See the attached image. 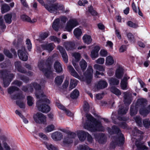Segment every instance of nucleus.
Listing matches in <instances>:
<instances>
[{
    "mask_svg": "<svg viewBox=\"0 0 150 150\" xmlns=\"http://www.w3.org/2000/svg\"><path fill=\"white\" fill-rule=\"evenodd\" d=\"M33 88L35 90V95L37 98H43V99L39 100L36 103V107L39 110L43 112L46 113L50 110V107L45 103H50V100L45 98L46 96L43 93V92L41 90L40 86L36 82L32 83L28 87L23 86L22 89L24 91L26 92L28 90L32 92L33 91Z\"/></svg>",
    "mask_w": 150,
    "mask_h": 150,
    "instance_id": "nucleus-1",
    "label": "nucleus"
},
{
    "mask_svg": "<svg viewBox=\"0 0 150 150\" xmlns=\"http://www.w3.org/2000/svg\"><path fill=\"white\" fill-rule=\"evenodd\" d=\"M86 120L83 125L84 128L91 132L104 131L105 128L100 122L96 120L89 114H86Z\"/></svg>",
    "mask_w": 150,
    "mask_h": 150,
    "instance_id": "nucleus-2",
    "label": "nucleus"
},
{
    "mask_svg": "<svg viewBox=\"0 0 150 150\" xmlns=\"http://www.w3.org/2000/svg\"><path fill=\"white\" fill-rule=\"evenodd\" d=\"M112 132L114 133L118 134L120 136L118 137H115L112 138V141L110 143V146L111 149L115 148L117 145H122L124 142L123 135L120 132V131L119 128L116 126H113L112 127Z\"/></svg>",
    "mask_w": 150,
    "mask_h": 150,
    "instance_id": "nucleus-3",
    "label": "nucleus"
},
{
    "mask_svg": "<svg viewBox=\"0 0 150 150\" xmlns=\"http://www.w3.org/2000/svg\"><path fill=\"white\" fill-rule=\"evenodd\" d=\"M52 59L49 57L46 60V63L48 66L47 69H44V61H42L38 63V67L39 69L42 71L45 76L47 78H51L52 77L53 74L51 70V65L52 64Z\"/></svg>",
    "mask_w": 150,
    "mask_h": 150,
    "instance_id": "nucleus-4",
    "label": "nucleus"
},
{
    "mask_svg": "<svg viewBox=\"0 0 150 150\" xmlns=\"http://www.w3.org/2000/svg\"><path fill=\"white\" fill-rule=\"evenodd\" d=\"M137 105L140 108L139 112L144 116H146L150 112V105L146 107L147 104L146 100L144 99H138L137 101Z\"/></svg>",
    "mask_w": 150,
    "mask_h": 150,
    "instance_id": "nucleus-5",
    "label": "nucleus"
},
{
    "mask_svg": "<svg viewBox=\"0 0 150 150\" xmlns=\"http://www.w3.org/2000/svg\"><path fill=\"white\" fill-rule=\"evenodd\" d=\"M42 5L44 6L45 8L51 13H54L57 10H61L63 9L64 7L62 5L57 3H55L51 5L45 4L43 0H37Z\"/></svg>",
    "mask_w": 150,
    "mask_h": 150,
    "instance_id": "nucleus-6",
    "label": "nucleus"
},
{
    "mask_svg": "<svg viewBox=\"0 0 150 150\" xmlns=\"http://www.w3.org/2000/svg\"><path fill=\"white\" fill-rule=\"evenodd\" d=\"M14 77L13 74H9L6 71H0V78L3 79L4 87H7L9 85Z\"/></svg>",
    "mask_w": 150,
    "mask_h": 150,
    "instance_id": "nucleus-7",
    "label": "nucleus"
},
{
    "mask_svg": "<svg viewBox=\"0 0 150 150\" xmlns=\"http://www.w3.org/2000/svg\"><path fill=\"white\" fill-rule=\"evenodd\" d=\"M93 70L91 66L89 67L84 74L85 77V81L88 84H90L92 81L93 77Z\"/></svg>",
    "mask_w": 150,
    "mask_h": 150,
    "instance_id": "nucleus-8",
    "label": "nucleus"
},
{
    "mask_svg": "<svg viewBox=\"0 0 150 150\" xmlns=\"http://www.w3.org/2000/svg\"><path fill=\"white\" fill-rule=\"evenodd\" d=\"M78 22L76 19H70L67 22L65 28L68 31L71 32L72 29L78 25Z\"/></svg>",
    "mask_w": 150,
    "mask_h": 150,
    "instance_id": "nucleus-9",
    "label": "nucleus"
},
{
    "mask_svg": "<svg viewBox=\"0 0 150 150\" xmlns=\"http://www.w3.org/2000/svg\"><path fill=\"white\" fill-rule=\"evenodd\" d=\"M33 118L35 121L37 123H44L46 122V117L41 113H37L34 115Z\"/></svg>",
    "mask_w": 150,
    "mask_h": 150,
    "instance_id": "nucleus-10",
    "label": "nucleus"
},
{
    "mask_svg": "<svg viewBox=\"0 0 150 150\" xmlns=\"http://www.w3.org/2000/svg\"><path fill=\"white\" fill-rule=\"evenodd\" d=\"M94 136L96 141H98L99 144H104L107 141V137L103 133L95 134Z\"/></svg>",
    "mask_w": 150,
    "mask_h": 150,
    "instance_id": "nucleus-11",
    "label": "nucleus"
},
{
    "mask_svg": "<svg viewBox=\"0 0 150 150\" xmlns=\"http://www.w3.org/2000/svg\"><path fill=\"white\" fill-rule=\"evenodd\" d=\"M18 54L19 58L21 60L25 61L28 60L27 53L24 47H22L21 49L18 51Z\"/></svg>",
    "mask_w": 150,
    "mask_h": 150,
    "instance_id": "nucleus-12",
    "label": "nucleus"
},
{
    "mask_svg": "<svg viewBox=\"0 0 150 150\" xmlns=\"http://www.w3.org/2000/svg\"><path fill=\"white\" fill-rule=\"evenodd\" d=\"M76 137V134L74 132H71L65 137L63 142L64 144H69L73 142V139Z\"/></svg>",
    "mask_w": 150,
    "mask_h": 150,
    "instance_id": "nucleus-13",
    "label": "nucleus"
},
{
    "mask_svg": "<svg viewBox=\"0 0 150 150\" xmlns=\"http://www.w3.org/2000/svg\"><path fill=\"white\" fill-rule=\"evenodd\" d=\"M72 56L74 57L75 59V61L73 60L72 61V64L76 70L79 72V68L76 63L80 59V54L78 53L75 52L72 54Z\"/></svg>",
    "mask_w": 150,
    "mask_h": 150,
    "instance_id": "nucleus-14",
    "label": "nucleus"
},
{
    "mask_svg": "<svg viewBox=\"0 0 150 150\" xmlns=\"http://www.w3.org/2000/svg\"><path fill=\"white\" fill-rule=\"evenodd\" d=\"M124 101L126 105H129L131 103L132 99V95L127 92L124 93Z\"/></svg>",
    "mask_w": 150,
    "mask_h": 150,
    "instance_id": "nucleus-15",
    "label": "nucleus"
},
{
    "mask_svg": "<svg viewBox=\"0 0 150 150\" xmlns=\"http://www.w3.org/2000/svg\"><path fill=\"white\" fill-rule=\"evenodd\" d=\"M55 47V45L52 43L45 44L41 45V47L42 50H47L49 52L52 51Z\"/></svg>",
    "mask_w": 150,
    "mask_h": 150,
    "instance_id": "nucleus-16",
    "label": "nucleus"
},
{
    "mask_svg": "<svg viewBox=\"0 0 150 150\" xmlns=\"http://www.w3.org/2000/svg\"><path fill=\"white\" fill-rule=\"evenodd\" d=\"M62 54L64 62L67 63L68 62V57L65 49L61 46H58L57 48Z\"/></svg>",
    "mask_w": 150,
    "mask_h": 150,
    "instance_id": "nucleus-17",
    "label": "nucleus"
},
{
    "mask_svg": "<svg viewBox=\"0 0 150 150\" xmlns=\"http://www.w3.org/2000/svg\"><path fill=\"white\" fill-rule=\"evenodd\" d=\"M64 45L67 51L72 50L75 49V44L72 42H66L64 43Z\"/></svg>",
    "mask_w": 150,
    "mask_h": 150,
    "instance_id": "nucleus-18",
    "label": "nucleus"
},
{
    "mask_svg": "<svg viewBox=\"0 0 150 150\" xmlns=\"http://www.w3.org/2000/svg\"><path fill=\"white\" fill-rule=\"evenodd\" d=\"M51 137L55 141H59L62 138L63 135L61 132H56L52 134Z\"/></svg>",
    "mask_w": 150,
    "mask_h": 150,
    "instance_id": "nucleus-19",
    "label": "nucleus"
},
{
    "mask_svg": "<svg viewBox=\"0 0 150 150\" xmlns=\"http://www.w3.org/2000/svg\"><path fill=\"white\" fill-rule=\"evenodd\" d=\"M88 133L84 131H80L77 133V136L79 140L81 141H84Z\"/></svg>",
    "mask_w": 150,
    "mask_h": 150,
    "instance_id": "nucleus-20",
    "label": "nucleus"
},
{
    "mask_svg": "<svg viewBox=\"0 0 150 150\" xmlns=\"http://www.w3.org/2000/svg\"><path fill=\"white\" fill-rule=\"evenodd\" d=\"M100 50L99 46H96L95 47L94 49L91 51V57L93 59H94L98 56V52Z\"/></svg>",
    "mask_w": 150,
    "mask_h": 150,
    "instance_id": "nucleus-21",
    "label": "nucleus"
},
{
    "mask_svg": "<svg viewBox=\"0 0 150 150\" xmlns=\"http://www.w3.org/2000/svg\"><path fill=\"white\" fill-rule=\"evenodd\" d=\"M129 79V77L125 76L123 79H122L121 82V87L123 90H126L127 89V80Z\"/></svg>",
    "mask_w": 150,
    "mask_h": 150,
    "instance_id": "nucleus-22",
    "label": "nucleus"
},
{
    "mask_svg": "<svg viewBox=\"0 0 150 150\" xmlns=\"http://www.w3.org/2000/svg\"><path fill=\"white\" fill-rule=\"evenodd\" d=\"M108 85V83L106 81L102 80L98 82L96 87L98 89H102L107 87Z\"/></svg>",
    "mask_w": 150,
    "mask_h": 150,
    "instance_id": "nucleus-23",
    "label": "nucleus"
},
{
    "mask_svg": "<svg viewBox=\"0 0 150 150\" xmlns=\"http://www.w3.org/2000/svg\"><path fill=\"white\" fill-rule=\"evenodd\" d=\"M68 69L72 76L79 79L80 78V76L75 71L72 66L71 65H69L68 66Z\"/></svg>",
    "mask_w": 150,
    "mask_h": 150,
    "instance_id": "nucleus-24",
    "label": "nucleus"
},
{
    "mask_svg": "<svg viewBox=\"0 0 150 150\" xmlns=\"http://www.w3.org/2000/svg\"><path fill=\"white\" fill-rule=\"evenodd\" d=\"M68 69L72 76L79 79L80 78V76L75 71L72 66L71 65H69L68 66Z\"/></svg>",
    "mask_w": 150,
    "mask_h": 150,
    "instance_id": "nucleus-25",
    "label": "nucleus"
},
{
    "mask_svg": "<svg viewBox=\"0 0 150 150\" xmlns=\"http://www.w3.org/2000/svg\"><path fill=\"white\" fill-rule=\"evenodd\" d=\"M118 110V114L119 115H122L126 114L128 110V107L126 106L120 105Z\"/></svg>",
    "mask_w": 150,
    "mask_h": 150,
    "instance_id": "nucleus-26",
    "label": "nucleus"
},
{
    "mask_svg": "<svg viewBox=\"0 0 150 150\" xmlns=\"http://www.w3.org/2000/svg\"><path fill=\"white\" fill-rule=\"evenodd\" d=\"M56 105L60 109H61L64 111L66 114L70 116H71L73 115V114L69 110H67L66 108L60 103H57Z\"/></svg>",
    "mask_w": 150,
    "mask_h": 150,
    "instance_id": "nucleus-27",
    "label": "nucleus"
},
{
    "mask_svg": "<svg viewBox=\"0 0 150 150\" xmlns=\"http://www.w3.org/2000/svg\"><path fill=\"white\" fill-rule=\"evenodd\" d=\"M15 67L18 70V71L22 73H25L26 71L21 67V63L20 62L17 61L15 63Z\"/></svg>",
    "mask_w": 150,
    "mask_h": 150,
    "instance_id": "nucleus-28",
    "label": "nucleus"
},
{
    "mask_svg": "<svg viewBox=\"0 0 150 150\" xmlns=\"http://www.w3.org/2000/svg\"><path fill=\"white\" fill-rule=\"evenodd\" d=\"M109 83L110 85L112 86L117 85L119 84L120 81L118 79L113 77H111L108 79Z\"/></svg>",
    "mask_w": 150,
    "mask_h": 150,
    "instance_id": "nucleus-29",
    "label": "nucleus"
},
{
    "mask_svg": "<svg viewBox=\"0 0 150 150\" xmlns=\"http://www.w3.org/2000/svg\"><path fill=\"white\" fill-rule=\"evenodd\" d=\"M82 39L84 42L87 44H90L92 41L91 36L87 35H85L83 36Z\"/></svg>",
    "mask_w": 150,
    "mask_h": 150,
    "instance_id": "nucleus-30",
    "label": "nucleus"
},
{
    "mask_svg": "<svg viewBox=\"0 0 150 150\" xmlns=\"http://www.w3.org/2000/svg\"><path fill=\"white\" fill-rule=\"evenodd\" d=\"M123 74V70L122 68H119L117 69L115 72L116 77L118 79H121Z\"/></svg>",
    "mask_w": 150,
    "mask_h": 150,
    "instance_id": "nucleus-31",
    "label": "nucleus"
},
{
    "mask_svg": "<svg viewBox=\"0 0 150 150\" xmlns=\"http://www.w3.org/2000/svg\"><path fill=\"white\" fill-rule=\"evenodd\" d=\"M54 67L56 72L60 73L62 70L61 65L58 61H57L55 62L54 65Z\"/></svg>",
    "mask_w": 150,
    "mask_h": 150,
    "instance_id": "nucleus-32",
    "label": "nucleus"
},
{
    "mask_svg": "<svg viewBox=\"0 0 150 150\" xmlns=\"http://www.w3.org/2000/svg\"><path fill=\"white\" fill-rule=\"evenodd\" d=\"M10 10V6L7 4H4L1 5V11L2 13L8 12Z\"/></svg>",
    "mask_w": 150,
    "mask_h": 150,
    "instance_id": "nucleus-33",
    "label": "nucleus"
},
{
    "mask_svg": "<svg viewBox=\"0 0 150 150\" xmlns=\"http://www.w3.org/2000/svg\"><path fill=\"white\" fill-rule=\"evenodd\" d=\"M59 19L57 18L53 22L52 27L53 29L56 31H58L59 28Z\"/></svg>",
    "mask_w": 150,
    "mask_h": 150,
    "instance_id": "nucleus-34",
    "label": "nucleus"
},
{
    "mask_svg": "<svg viewBox=\"0 0 150 150\" xmlns=\"http://www.w3.org/2000/svg\"><path fill=\"white\" fill-rule=\"evenodd\" d=\"M135 144L137 149V150H144V149L147 150L148 149V148L146 146L144 145L142 146L140 142L138 141H136Z\"/></svg>",
    "mask_w": 150,
    "mask_h": 150,
    "instance_id": "nucleus-35",
    "label": "nucleus"
},
{
    "mask_svg": "<svg viewBox=\"0 0 150 150\" xmlns=\"http://www.w3.org/2000/svg\"><path fill=\"white\" fill-rule=\"evenodd\" d=\"M78 81L76 79H71L70 81L69 90H71L74 88L77 85Z\"/></svg>",
    "mask_w": 150,
    "mask_h": 150,
    "instance_id": "nucleus-36",
    "label": "nucleus"
},
{
    "mask_svg": "<svg viewBox=\"0 0 150 150\" xmlns=\"http://www.w3.org/2000/svg\"><path fill=\"white\" fill-rule=\"evenodd\" d=\"M12 15L11 13H7L4 16V19L6 22L8 24L11 22Z\"/></svg>",
    "mask_w": 150,
    "mask_h": 150,
    "instance_id": "nucleus-37",
    "label": "nucleus"
},
{
    "mask_svg": "<svg viewBox=\"0 0 150 150\" xmlns=\"http://www.w3.org/2000/svg\"><path fill=\"white\" fill-rule=\"evenodd\" d=\"M110 90L112 93L117 96H120L121 94L120 91L114 87H112L110 88Z\"/></svg>",
    "mask_w": 150,
    "mask_h": 150,
    "instance_id": "nucleus-38",
    "label": "nucleus"
},
{
    "mask_svg": "<svg viewBox=\"0 0 150 150\" xmlns=\"http://www.w3.org/2000/svg\"><path fill=\"white\" fill-rule=\"evenodd\" d=\"M64 77V75L57 76L55 79V83L58 85L61 84L63 82Z\"/></svg>",
    "mask_w": 150,
    "mask_h": 150,
    "instance_id": "nucleus-39",
    "label": "nucleus"
},
{
    "mask_svg": "<svg viewBox=\"0 0 150 150\" xmlns=\"http://www.w3.org/2000/svg\"><path fill=\"white\" fill-rule=\"evenodd\" d=\"M44 144L48 150H58L56 147L52 144H49L46 142H44Z\"/></svg>",
    "mask_w": 150,
    "mask_h": 150,
    "instance_id": "nucleus-40",
    "label": "nucleus"
},
{
    "mask_svg": "<svg viewBox=\"0 0 150 150\" xmlns=\"http://www.w3.org/2000/svg\"><path fill=\"white\" fill-rule=\"evenodd\" d=\"M78 149L79 150H96L95 149L90 148L88 146L85 144L79 145Z\"/></svg>",
    "mask_w": 150,
    "mask_h": 150,
    "instance_id": "nucleus-41",
    "label": "nucleus"
},
{
    "mask_svg": "<svg viewBox=\"0 0 150 150\" xmlns=\"http://www.w3.org/2000/svg\"><path fill=\"white\" fill-rule=\"evenodd\" d=\"M79 92L77 89H75L71 93V97L73 99H76L79 95Z\"/></svg>",
    "mask_w": 150,
    "mask_h": 150,
    "instance_id": "nucleus-42",
    "label": "nucleus"
},
{
    "mask_svg": "<svg viewBox=\"0 0 150 150\" xmlns=\"http://www.w3.org/2000/svg\"><path fill=\"white\" fill-rule=\"evenodd\" d=\"M19 88L15 86H12L8 89V93L9 94H11L16 91H18Z\"/></svg>",
    "mask_w": 150,
    "mask_h": 150,
    "instance_id": "nucleus-43",
    "label": "nucleus"
},
{
    "mask_svg": "<svg viewBox=\"0 0 150 150\" xmlns=\"http://www.w3.org/2000/svg\"><path fill=\"white\" fill-rule=\"evenodd\" d=\"M25 97V96L22 93H20L18 95H14L11 96V98L12 99H23Z\"/></svg>",
    "mask_w": 150,
    "mask_h": 150,
    "instance_id": "nucleus-44",
    "label": "nucleus"
},
{
    "mask_svg": "<svg viewBox=\"0 0 150 150\" xmlns=\"http://www.w3.org/2000/svg\"><path fill=\"white\" fill-rule=\"evenodd\" d=\"M114 62V60L111 56H108L106 57V63L107 65H112L113 64Z\"/></svg>",
    "mask_w": 150,
    "mask_h": 150,
    "instance_id": "nucleus-45",
    "label": "nucleus"
},
{
    "mask_svg": "<svg viewBox=\"0 0 150 150\" xmlns=\"http://www.w3.org/2000/svg\"><path fill=\"white\" fill-rule=\"evenodd\" d=\"M127 35L129 40L131 42L134 43L135 42V39L134 35L132 33H127Z\"/></svg>",
    "mask_w": 150,
    "mask_h": 150,
    "instance_id": "nucleus-46",
    "label": "nucleus"
},
{
    "mask_svg": "<svg viewBox=\"0 0 150 150\" xmlns=\"http://www.w3.org/2000/svg\"><path fill=\"white\" fill-rule=\"evenodd\" d=\"M74 33L75 37L78 38L82 34V31L80 29L77 28L74 30Z\"/></svg>",
    "mask_w": 150,
    "mask_h": 150,
    "instance_id": "nucleus-47",
    "label": "nucleus"
},
{
    "mask_svg": "<svg viewBox=\"0 0 150 150\" xmlns=\"http://www.w3.org/2000/svg\"><path fill=\"white\" fill-rule=\"evenodd\" d=\"M79 64L81 69L83 71L85 70L87 67V63L84 60H81Z\"/></svg>",
    "mask_w": 150,
    "mask_h": 150,
    "instance_id": "nucleus-48",
    "label": "nucleus"
},
{
    "mask_svg": "<svg viewBox=\"0 0 150 150\" xmlns=\"http://www.w3.org/2000/svg\"><path fill=\"white\" fill-rule=\"evenodd\" d=\"M48 36V34L46 32L43 33L40 35L39 38L38 39L40 41L44 40Z\"/></svg>",
    "mask_w": 150,
    "mask_h": 150,
    "instance_id": "nucleus-49",
    "label": "nucleus"
},
{
    "mask_svg": "<svg viewBox=\"0 0 150 150\" xmlns=\"http://www.w3.org/2000/svg\"><path fill=\"white\" fill-rule=\"evenodd\" d=\"M94 68L95 69L100 71H105V68L103 66L98 64H95Z\"/></svg>",
    "mask_w": 150,
    "mask_h": 150,
    "instance_id": "nucleus-50",
    "label": "nucleus"
},
{
    "mask_svg": "<svg viewBox=\"0 0 150 150\" xmlns=\"http://www.w3.org/2000/svg\"><path fill=\"white\" fill-rule=\"evenodd\" d=\"M142 134V132L138 130L136 127H135L132 131V134L133 136H136L138 134Z\"/></svg>",
    "mask_w": 150,
    "mask_h": 150,
    "instance_id": "nucleus-51",
    "label": "nucleus"
},
{
    "mask_svg": "<svg viewBox=\"0 0 150 150\" xmlns=\"http://www.w3.org/2000/svg\"><path fill=\"white\" fill-rule=\"evenodd\" d=\"M134 119L138 126H141L142 125V119L139 116H136L134 117Z\"/></svg>",
    "mask_w": 150,
    "mask_h": 150,
    "instance_id": "nucleus-52",
    "label": "nucleus"
},
{
    "mask_svg": "<svg viewBox=\"0 0 150 150\" xmlns=\"http://www.w3.org/2000/svg\"><path fill=\"white\" fill-rule=\"evenodd\" d=\"M55 126L53 125H51L48 126L45 129V131L48 132H51L54 129Z\"/></svg>",
    "mask_w": 150,
    "mask_h": 150,
    "instance_id": "nucleus-53",
    "label": "nucleus"
},
{
    "mask_svg": "<svg viewBox=\"0 0 150 150\" xmlns=\"http://www.w3.org/2000/svg\"><path fill=\"white\" fill-rule=\"evenodd\" d=\"M88 11L93 16L97 15V12L94 10L93 7L91 6L88 7Z\"/></svg>",
    "mask_w": 150,
    "mask_h": 150,
    "instance_id": "nucleus-54",
    "label": "nucleus"
},
{
    "mask_svg": "<svg viewBox=\"0 0 150 150\" xmlns=\"http://www.w3.org/2000/svg\"><path fill=\"white\" fill-rule=\"evenodd\" d=\"M143 122L145 127L148 128L150 127V120L149 119H145L143 120Z\"/></svg>",
    "mask_w": 150,
    "mask_h": 150,
    "instance_id": "nucleus-55",
    "label": "nucleus"
},
{
    "mask_svg": "<svg viewBox=\"0 0 150 150\" xmlns=\"http://www.w3.org/2000/svg\"><path fill=\"white\" fill-rule=\"evenodd\" d=\"M27 103L29 106H31L33 103V98L30 96L27 97Z\"/></svg>",
    "mask_w": 150,
    "mask_h": 150,
    "instance_id": "nucleus-56",
    "label": "nucleus"
},
{
    "mask_svg": "<svg viewBox=\"0 0 150 150\" xmlns=\"http://www.w3.org/2000/svg\"><path fill=\"white\" fill-rule=\"evenodd\" d=\"M127 25L134 28H137L138 27V25L137 24L131 21H129L127 23Z\"/></svg>",
    "mask_w": 150,
    "mask_h": 150,
    "instance_id": "nucleus-57",
    "label": "nucleus"
},
{
    "mask_svg": "<svg viewBox=\"0 0 150 150\" xmlns=\"http://www.w3.org/2000/svg\"><path fill=\"white\" fill-rule=\"evenodd\" d=\"M130 110V115L132 116L135 115L137 113V110L134 107H131Z\"/></svg>",
    "mask_w": 150,
    "mask_h": 150,
    "instance_id": "nucleus-58",
    "label": "nucleus"
},
{
    "mask_svg": "<svg viewBox=\"0 0 150 150\" xmlns=\"http://www.w3.org/2000/svg\"><path fill=\"white\" fill-rule=\"evenodd\" d=\"M18 76L19 78L23 81L27 82L29 81V79L25 77L24 76H23L20 74H18Z\"/></svg>",
    "mask_w": 150,
    "mask_h": 150,
    "instance_id": "nucleus-59",
    "label": "nucleus"
},
{
    "mask_svg": "<svg viewBox=\"0 0 150 150\" xmlns=\"http://www.w3.org/2000/svg\"><path fill=\"white\" fill-rule=\"evenodd\" d=\"M26 45H27V47L28 50L30 51V50L32 48V44L31 42L30 41V39H27L26 40Z\"/></svg>",
    "mask_w": 150,
    "mask_h": 150,
    "instance_id": "nucleus-60",
    "label": "nucleus"
},
{
    "mask_svg": "<svg viewBox=\"0 0 150 150\" xmlns=\"http://www.w3.org/2000/svg\"><path fill=\"white\" fill-rule=\"evenodd\" d=\"M39 136L42 139L45 140H47L48 139L47 136L42 133H40L39 134Z\"/></svg>",
    "mask_w": 150,
    "mask_h": 150,
    "instance_id": "nucleus-61",
    "label": "nucleus"
},
{
    "mask_svg": "<svg viewBox=\"0 0 150 150\" xmlns=\"http://www.w3.org/2000/svg\"><path fill=\"white\" fill-rule=\"evenodd\" d=\"M4 54L8 57L10 58L12 57V54L10 52L9 50L6 49H5L4 50Z\"/></svg>",
    "mask_w": 150,
    "mask_h": 150,
    "instance_id": "nucleus-62",
    "label": "nucleus"
},
{
    "mask_svg": "<svg viewBox=\"0 0 150 150\" xmlns=\"http://www.w3.org/2000/svg\"><path fill=\"white\" fill-rule=\"evenodd\" d=\"M4 54L8 57L10 58L12 57V54L10 52L9 50L6 49H5L4 50Z\"/></svg>",
    "mask_w": 150,
    "mask_h": 150,
    "instance_id": "nucleus-63",
    "label": "nucleus"
},
{
    "mask_svg": "<svg viewBox=\"0 0 150 150\" xmlns=\"http://www.w3.org/2000/svg\"><path fill=\"white\" fill-rule=\"evenodd\" d=\"M21 18L24 21H30V18L28 16L25 15H23L21 16Z\"/></svg>",
    "mask_w": 150,
    "mask_h": 150,
    "instance_id": "nucleus-64",
    "label": "nucleus"
}]
</instances>
